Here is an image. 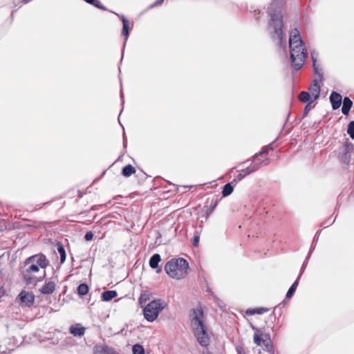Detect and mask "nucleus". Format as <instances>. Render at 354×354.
Segmentation results:
<instances>
[{
	"label": "nucleus",
	"mask_w": 354,
	"mask_h": 354,
	"mask_svg": "<svg viewBox=\"0 0 354 354\" xmlns=\"http://www.w3.org/2000/svg\"><path fill=\"white\" fill-rule=\"evenodd\" d=\"M283 5V0H272L270 3L267 10L270 18L268 21V30L272 39L274 41L278 40L279 48L286 51V35L283 30V21L281 14Z\"/></svg>",
	"instance_id": "1"
},
{
	"label": "nucleus",
	"mask_w": 354,
	"mask_h": 354,
	"mask_svg": "<svg viewBox=\"0 0 354 354\" xmlns=\"http://www.w3.org/2000/svg\"><path fill=\"white\" fill-rule=\"evenodd\" d=\"M189 317L192 327L197 342L202 346H208L209 344V337L203 322V309L201 307L198 308H192Z\"/></svg>",
	"instance_id": "2"
},
{
	"label": "nucleus",
	"mask_w": 354,
	"mask_h": 354,
	"mask_svg": "<svg viewBox=\"0 0 354 354\" xmlns=\"http://www.w3.org/2000/svg\"><path fill=\"white\" fill-rule=\"evenodd\" d=\"M24 264V266H28V267L22 271V279L27 286H30L32 283V279H35L31 273L37 272L39 268H46L49 265V261L44 254L39 253L27 258Z\"/></svg>",
	"instance_id": "3"
},
{
	"label": "nucleus",
	"mask_w": 354,
	"mask_h": 354,
	"mask_svg": "<svg viewBox=\"0 0 354 354\" xmlns=\"http://www.w3.org/2000/svg\"><path fill=\"white\" fill-rule=\"evenodd\" d=\"M189 270V263L183 258H173L168 261L165 266V272L170 277L176 279L185 277Z\"/></svg>",
	"instance_id": "4"
},
{
	"label": "nucleus",
	"mask_w": 354,
	"mask_h": 354,
	"mask_svg": "<svg viewBox=\"0 0 354 354\" xmlns=\"http://www.w3.org/2000/svg\"><path fill=\"white\" fill-rule=\"evenodd\" d=\"M165 304L161 299H156L147 304L143 309L145 319L152 322L157 319L160 313L165 308Z\"/></svg>",
	"instance_id": "5"
},
{
	"label": "nucleus",
	"mask_w": 354,
	"mask_h": 354,
	"mask_svg": "<svg viewBox=\"0 0 354 354\" xmlns=\"http://www.w3.org/2000/svg\"><path fill=\"white\" fill-rule=\"evenodd\" d=\"M304 44L301 46L295 45L290 48V62L296 71L300 70L305 64L307 57V52L304 47Z\"/></svg>",
	"instance_id": "6"
},
{
	"label": "nucleus",
	"mask_w": 354,
	"mask_h": 354,
	"mask_svg": "<svg viewBox=\"0 0 354 354\" xmlns=\"http://www.w3.org/2000/svg\"><path fill=\"white\" fill-rule=\"evenodd\" d=\"M35 297L32 292L22 290L17 295L16 300L21 307L30 308L35 303Z\"/></svg>",
	"instance_id": "7"
},
{
	"label": "nucleus",
	"mask_w": 354,
	"mask_h": 354,
	"mask_svg": "<svg viewBox=\"0 0 354 354\" xmlns=\"http://www.w3.org/2000/svg\"><path fill=\"white\" fill-rule=\"evenodd\" d=\"M354 149L353 145L347 139L344 143L342 151L339 153V158L345 165H348L351 160V153Z\"/></svg>",
	"instance_id": "8"
},
{
	"label": "nucleus",
	"mask_w": 354,
	"mask_h": 354,
	"mask_svg": "<svg viewBox=\"0 0 354 354\" xmlns=\"http://www.w3.org/2000/svg\"><path fill=\"white\" fill-rule=\"evenodd\" d=\"M219 203L218 199H212L209 200L208 198L205 203V205L202 209V212L204 213L205 219L207 220V218L210 216V214L214 212L216 206Z\"/></svg>",
	"instance_id": "9"
},
{
	"label": "nucleus",
	"mask_w": 354,
	"mask_h": 354,
	"mask_svg": "<svg viewBox=\"0 0 354 354\" xmlns=\"http://www.w3.org/2000/svg\"><path fill=\"white\" fill-rule=\"evenodd\" d=\"M93 354H120L115 348L106 344H95L93 346Z\"/></svg>",
	"instance_id": "10"
},
{
	"label": "nucleus",
	"mask_w": 354,
	"mask_h": 354,
	"mask_svg": "<svg viewBox=\"0 0 354 354\" xmlns=\"http://www.w3.org/2000/svg\"><path fill=\"white\" fill-rule=\"evenodd\" d=\"M304 44L299 31L297 28H295L291 30L289 37V48H292V46Z\"/></svg>",
	"instance_id": "11"
},
{
	"label": "nucleus",
	"mask_w": 354,
	"mask_h": 354,
	"mask_svg": "<svg viewBox=\"0 0 354 354\" xmlns=\"http://www.w3.org/2000/svg\"><path fill=\"white\" fill-rule=\"evenodd\" d=\"M333 110L338 109L342 103V96L338 92L333 91L329 97Z\"/></svg>",
	"instance_id": "12"
},
{
	"label": "nucleus",
	"mask_w": 354,
	"mask_h": 354,
	"mask_svg": "<svg viewBox=\"0 0 354 354\" xmlns=\"http://www.w3.org/2000/svg\"><path fill=\"white\" fill-rule=\"evenodd\" d=\"M69 333L73 335L74 337H81L84 336L86 328L84 327L81 324L77 323L71 325L69 327Z\"/></svg>",
	"instance_id": "13"
},
{
	"label": "nucleus",
	"mask_w": 354,
	"mask_h": 354,
	"mask_svg": "<svg viewBox=\"0 0 354 354\" xmlns=\"http://www.w3.org/2000/svg\"><path fill=\"white\" fill-rule=\"evenodd\" d=\"M308 90H309L308 92L313 97V100H316L319 97L321 88H320V85L318 83V80L317 79L313 80Z\"/></svg>",
	"instance_id": "14"
},
{
	"label": "nucleus",
	"mask_w": 354,
	"mask_h": 354,
	"mask_svg": "<svg viewBox=\"0 0 354 354\" xmlns=\"http://www.w3.org/2000/svg\"><path fill=\"white\" fill-rule=\"evenodd\" d=\"M161 261V257L159 254H153L149 259V264L152 269H156L157 273L162 272V268L158 266L159 263Z\"/></svg>",
	"instance_id": "15"
},
{
	"label": "nucleus",
	"mask_w": 354,
	"mask_h": 354,
	"mask_svg": "<svg viewBox=\"0 0 354 354\" xmlns=\"http://www.w3.org/2000/svg\"><path fill=\"white\" fill-rule=\"evenodd\" d=\"M55 290V283L52 281L46 282L39 289V292L43 295H50Z\"/></svg>",
	"instance_id": "16"
},
{
	"label": "nucleus",
	"mask_w": 354,
	"mask_h": 354,
	"mask_svg": "<svg viewBox=\"0 0 354 354\" xmlns=\"http://www.w3.org/2000/svg\"><path fill=\"white\" fill-rule=\"evenodd\" d=\"M131 28H132V27L131 28L130 27L129 21H128L127 22H124L122 24V32H121V35L124 38L123 50L125 48L126 43L129 37Z\"/></svg>",
	"instance_id": "17"
},
{
	"label": "nucleus",
	"mask_w": 354,
	"mask_h": 354,
	"mask_svg": "<svg viewBox=\"0 0 354 354\" xmlns=\"http://www.w3.org/2000/svg\"><path fill=\"white\" fill-rule=\"evenodd\" d=\"M342 104V113L344 115H348L353 106V101L350 99L349 97L346 96L343 99Z\"/></svg>",
	"instance_id": "18"
},
{
	"label": "nucleus",
	"mask_w": 354,
	"mask_h": 354,
	"mask_svg": "<svg viewBox=\"0 0 354 354\" xmlns=\"http://www.w3.org/2000/svg\"><path fill=\"white\" fill-rule=\"evenodd\" d=\"M118 296L116 290H106L102 292L101 300L103 301H109Z\"/></svg>",
	"instance_id": "19"
},
{
	"label": "nucleus",
	"mask_w": 354,
	"mask_h": 354,
	"mask_svg": "<svg viewBox=\"0 0 354 354\" xmlns=\"http://www.w3.org/2000/svg\"><path fill=\"white\" fill-rule=\"evenodd\" d=\"M298 99L300 102L307 104H312L314 101H315V100H313V97L308 91L300 92L298 95Z\"/></svg>",
	"instance_id": "20"
},
{
	"label": "nucleus",
	"mask_w": 354,
	"mask_h": 354,
	"mask_svg": "<svg viewBox=\"0 0 354 354\" xmlns=\"http://www.w3.org/2000/svg\"><path fill=\"white\" fill-rule=\"evenodd\" d=\"M235 185L236 184H235L234 180L231 182L226 183L223 186V189H222V192H221L222 196L226 197V196H230L233 192Z\"/></svg>",
	"instance_id": "21"
},
{
	"label": "nucleus",
	"mask_w": 354,
	"mask_h": 354,
	"mask_svg": "<svg viewBox=\"0 0 354 354\" xmlns=\"http://www.w3.org/2000/svg\"><path fill=\"white\" fill-rule=\"evenodd\" d=\"M270 310L268 308L260 307L255 308H248L245 311V314L247 315H262L264 313L268 312Z\"/></svg>",
	"instance_id": "22"
},
{
	"label": "nucleus",
	"mask_w": 354,
	"mask_h": 354,
	"mask_svg": "<svg viewBox=\"0 0 354 354\" xmlns=\"http://www.w3.org/2000/svg\"><path fill=\"white\" fill-rule=\"evenodd\" d=\"M299 280H300V278H299V277H297V279H295V281L293 282V283L289 288L288 292H286V299H290L295 295L297 288L299 285Z\"/></svg>",
	"instance_id": "23"
},
{
	"label": "nucleus",
	"mask_w": 354,
	"mask_h": 354,
	"mask_svg": "<svg viewBox=\"0 0 354 354\" xmlns=\"http://www.w3.org/2000/svg\"><path fill=\"white\" fill-rule=\"evenodd\" d=\"M56 246H57V252L60 255V264L62 265L65 262L66 259V250H65L64 245L59 241H58L57 243Z\"/></svg>",
	"instance_id": "24"
},
{
	"label": "nucleus",
	"mask_w": 354,
	"mask_h": 354,
	"mask_svg": "<svg viewBox=\"0 0 354 354\" xmlns=\"http://www.w3.org/2000/svg\"><path fill=\"white\" fill-rule=\"evenodd\" d=\"M136 173V168L131 165L129 164L125 165L121 171V174L126 178L130 177Z\"/></svg>",
	"instance_id": "25"
},
{
	"label": "nucleus",
	"mask_w": 354,
	"mask_h": 354,
	"mask_svg": "<svg viewBox=\"0 0 354 354\" xmlns=\"http://www.w3.org/2000/svg\"><path fill=\"white\" fill-rule=\"evenodd\" d=\"M313 250H314V248H313V245H312V246H310V250L308 251V254H307L304 261L303 262V264H302L301 268L300 269L299 274L297 276V277H299V278H301V275L303 274V273H304V270H305V269H306V266L308 265V261H309V259L310 258L311 254L313 253Z\"/></svg>",
	"instance_id": "26"
},
{
	"label": "nucleus",
	"mask_w": 354,
	"mask_h": 354,
	"mask_svg": "<svg viewBox=\"0 0 354 354\" xmlns=\"http://www.w3.org/2000/svg\"><path fill=\"white\" fill-rule=\"evenodd\" d=\"M89 286L86 283H80L77 288V292L79 296L83 297L88 293Z\"/></svg>",
	"instance_id": "27"
},
{
	"label": "nucleus",
	"mask_w": 354,
	"mask_h": 354,
	"mask_svg": "<svg viewBox=\"0 0 354 354\" xmlns=\"http://www.w3.org/2000/svg\"><path fill=\"white\" fill-rule=\"evenodd\" d=\"M288 299H286V298L277 306H276L274 308V312L270 315L269 316V319L270 320V322L272 323L273 322V320H275L276 319V314H275V312L277 311V310L279 308V309H281L285 307V306L286 305V301Z\"/></svg>",
	"instance_id": "28"
},
{
	"label": "nucleus",
	"mask_w": 354,
	"mask_h": 354,
	"mask_svg": "<svg viewBox=\"0 0 354 354\" xmlns=\"http://www.w3.org/2000/svg\"><path fill=\"white\" fill-rule=\"evenodd\" d=\"M250 175L249 172L247 171L246 169H243L239 171V173L238 175L235 176V178L233 179L235 184H237L239 182L242 180L245 176Z\"/></svg>",
	"instance_id": "29"
},
{
	"label": "nucleus",
	"mask_w": 354,
	"mask_h": 354,
	"mask_svg": "<svg viewBox=\"0 0 354 354\" xmlns=\"http://www.w3.org/2000/svg\"><path fill=\"white\" fill-rule=\"evenodd\" d=\"M262 164H263V162H257V163H251L250 165H249L245 169L250 174L259 170L261 167Z\"/></svg>",
	"instance_id": "30"
},
{
	"label": "nucleus",
	"mask_w": 354,
	"mask_h": 354,
	"mask_svg": "<svg viewBox=\"0 0 354 354\" xmlns=\"http://www.w3.org/2000/svg\"><path fill=\"white\" fill-rule=\"evenodd\" d=\"M133 354H145V348L142 345L137 343L132 346Z\"/></svg>",
	"instance_id": "31"
},
{
	"label": "nucleus",
	"mask_w": 354,
	"mask_h": 354,
	"mask_svg": "<svg viewBox=\"0 0 354 354\" xmlns=\"http://www.w3.org/2000/svg\"><path fill=\"white\" fill-rule=\"evenodd\" d=\"M277 140V138L272 142L268 144V145L264 146L260 151L258 152V155H260V156H263V154L268 153L270 150H273V144L274 142Z\"/></svg>",
	"instance_id": "32"
},
{
	"label": "nucleus",
	"mask_w": 354,
	"mask_h": 354,
	"mask_svg": "<svg viewBox=\"0 0 354 354\" xmlns=\"http://www.w3.org/2000/svg\"><path fill=\"white\" fill-rule=\"evenodd\" d=\"M150 299V295L147 293H142L138 299L140 305L142 306L147 301Z\"/></svg>",
	"instance_id": "33"
},
{
	"label": "nucleus",
	"mask_w": 354,
	"mask_h": 354,
	"mask_svg": "<svg viewBox=\"0 0 354 354\" xmlns=\"http://www.w3.org/2000/svg\"><path fill=\"white\" fill-rule=\"evenodd\" d=\"M347 133L350 138L354 139V121H351L347 126Z\"/></svg>",
	"instance_id": "34"
},
{
	"label": "nucleus",
	"mask_w": 354,
	"mask_h": 354,
	"mask_svg": "<svg viewBox=\"0 0 354 354\" xmlns=\"http://www.w3.org/2000/svg\"><path fill=\"white\" fill-rule=\"evenodd\" d=\"M313 71H314V73L317 75L319 76V79L318 81H320L322 82L324 79V75H323V73L320 72L319 71V67H318V65L317 64H313Z\"/></svg>",
	"instance_id": "35"
},
{
	"label": "nucleus",
	"mask_w": 354,
	"mask_h": 354,
	"mask_svg": "<svg viewBox=\"0 0 354 354\" xmlns=\"http://www.w3.org/2000/svg\"><path fill=\"white\" fill-rule=\"evenodd\" d=\"M312 109L311 104H307L303 111L302 117L299 119V122H300L304 118H306L308 113Z\"/></svg>",
	"instance_id": "36"
},
{
	"label": "nucleus",
	"mask_w": 354,
	"mask_h": 354,
	"mask_svg": "<svg viewBox=\"0 0 354 354\" xmlns=\"http://www.w3.org/2000/svg\"><path fill=\"white\" fill-rule=\"evenodd\" d=\"M46 272L45 270H44L43 274L41 276H40L39 277H33V278H35V279H32V283L31 285H32L33 286H35L38 282L43 281L46 278Z\"/></svg>",
	"instance_id": "37"
},
{
	"label": "nucleus",
	"mask_w": 354,
	"mask_h": 354,
	"mask_svg": "<svg viewBox=\"0 0 354 354\" xmlns=\"http://www.w3.org/2000/svg\"><path fill=\"white\" fill-rule=\"evenodd\" d=\"M266 340H263L261 337V335H258L257 333H255L254 335V344H256L257 346H261L262 344V343H265Z\"/></svg>",
	"instance_id": "38"
},
{
	"label": "nucleus",
	"mask_w": 354,
	"mask_h": 354,
	"mask_svg": "<svg viewBox=\"0 0 354 354\" xmlns=\"http://www.w3.org/2000/svg\"><path fill=\"white\" fill-rule=\"evenodd\" d=\"M335 218H336V217L334 219L331 220V217L328 218L326 221H325L324 222H323L322 223L321 226L324 227H326L331 225L332 224L334 223Z\"/></svg>",
	"instance_id": "39"
},
{
	"label": "nucleus",
	"mask_w": 354,
	"mask_h": 354,
	"mask_svg": "<svg viewBox=\"0 0 354 354\" xmlns=\"http://www.w3.org/2000/svg\"><path fill=\"white\" fill-rule=\"evenodd\" d=\"M318 56H319L318 53L317 51H315V50H313V51L310 52V57H311V59L313 62V64L314 63L317 64Z\"/></svg>",
	"instance_id": "40"
},
{
	"label": "nucleus",
	"mask_w": 354,
	"mask_h": 354,
	"mask_svg": "<svg viewBox=\"0 0 354 354\" xmlns=\"http://www.w3.org/2000/svg\"><path fill=\"white\" fill-rule=\"evenodd\" d=\"M260 156V155H258V153H255L253 156H252L250 158L243 161L241 163V165H243L247 163L248 162H251V163H254V161Z\"/></svg>",
	"instance_id": "41"
},
{
	"label": "nucleus",
	"mask_w": 354,
	"mask_h": 354,
	"mask_svg": "<svg viewBox=\"0 0 354 354\" xmlns=\"http://www.w3.org/2000/svg\"><path fill=\"white\" fill-rule=\"evenodd\" d=\"M93 236H94L93 232L92 231H88V232H86V234L84 235V239L86 241H90L93 239Z\"/></svg>",
	"instance_id": "42"
},
{
	"label": "nucleus",
	"mask_w": 354,
	"mask_h": 354,
	"mask_svg": "<svg viewBox=\"0 0 354 354\" xmlns=\"http://www.w3.org/2000/svg\"><path fill=\"white\" fill-rule=\"evenodd\" d=\"M263 344L265 346V349L268 353L274 351V347L272 344H270L268 342L266 341V342Z\"/></svg>",
	"instance_id": "43"
},
{
	"label": "nucleus",
	"mask_w": 354,
	"mask_h": 354,
	"mask_svg": "<svg viewBox=\"0 0 354 354\" xmlns=\"http://www.w3.org/2000/svg\"><path fill=\"white\" fill-rule=\"evenodd\" d=\"M207 292H209L214 299V301L218 304L220 308L222 309V306L220 305L219 302L221 301L220 299L214 294V292L209 289H207Z\"/></svg>",
	"instance_id": "44"
},
{
	"label": "nucleus",
	"mask_w": 354,
	"mask_h": 354,
	"mask_svg": "<svg viewBox=\"0 0 354 354\" xmlns=\"http://www.w3.org/2000/svg\"><path fill=\"white\" fill-rule=\"evenodd\" d=\"M109 12H111L115 14V15H117L120 19V20L122 21V24L124 22H127V21H129V19L124 15L118 14V13L115 12H113L112 10H109Z\"/></svg>",
	"instance_id": "45"
},
{
	"label": "nucleus",
	"mask_w": 354,
	"mask_h": 354,
	"mask_svg": "<svg viewBox=\"0 0 354 354\" xmlns=\"http://www.w3.org/2000/svg\"><path fill=\"white\" fill-rule=\"evenodd\" d=\"M163 1H164V0H156L154 3H151L148 7V9H152V8H155L156 6L161 5L163 3Z\"/></svg>",
	"instance_id": "46"
},
{
	"label": "nucleus",
	"mask_w": 354,
	"mask_h": 354,
	"mask_svg": "<svg viewBox=\"0 0 354 354\" xmlns=\"http://www.w3.org/2000/svg\"><path fill=\"white\" fill-rule=\"evenodd\" d=\"M319 233H320V230H317L315 235L314 236L313 239L311 246L313 245V248H315V244L318 240V236H319Z\"/></svg>",
	"instance_id": "47"
},
{
	"label": "nucleus",
	"mask_w": 354,
	"mask_h": 354,
	"mask_svg": "<svg viewBox=\"0 0 354 354\" xmlns=\"http://www.w3.org/2000/svg\"><path fill=\"white\" fill-rule=\"evenodd\" d=\"M199 236H194L192 241V244L194 247H197L199 244Z\"/></svg>",
	"instance_id": "48"
},
{
	"label": "nucleus",
	"mask_w": 354,
	"mask_h": 354,
	"mask_svg": "<svg viewBox=\"0 0 354 354\" xmlns=\"http://www.w3.org/2000/svg\"><path fill=\"white\" fill-rule=\"evenodd\" d=\"M6 295V290L3 287L0 288V302L1 301V298Z\"/></svg>",
	"instance_id": "49"
},
{
	"label": "nucleus",
	"mask_w": 354,
	"mask_h": 354,
	"mask_svg": "<svg viewBox=\"0 0 354 354\" xmlns=\"http://www.w3.org/2000/svg\"><path fill=\"white\" fill-rule=\"evenodd\" d=\"M127 137L125 136V133L124 132L123 133V146H124V147H127Z\"/></svg>",
	"instance_id": "50"
},
{
	"label": "nucleus",
	"mask_w": 354,
	"mask_h": 354,
	"mask_svg": "<svg viewBox=\"0 0 354 354\" xmlns=\"http://www.w3.org/2000/svg\"><path fill=\"white\" fill-rule=\"evenodd\" d=\"M120 97L122 99V104H124V93H123L122 88L120 89Z\"/></svg>",
	"instance_id": "51"
},
{
	"label": "nucleus",
	"mask_w": 354,
	"mask_h": 354,
	"mask_svg": "<svg viewBox=\"0 0 354 354\" xmlns=\"http://www.w3.org/2000/svg\"><path fill=\"white\" fill-rule=\"evenodd\" d=\"M260 12H261L260 10H254V16L257 18L259 15L260 14Z\"/></svg>",
	"instance_id": "52"
},
{
	"label": "nucleus",
	"mask_w": 354,
	"mask_h": 354,
	"mask_svg": "<svg viewBox=\"0 0 354 354\" xmlns=\"http://www.w3.org/2000/svg\"><path fill=\"white\" fill-rule=\"evenodd\" d=\"M236 350L237 354H243L242 352V348L236 347Z\"/></svg>",
	"instance_id": "53"
},
{
	"label": "nucleus",
	"mask_w": 354,
	"mask_h": 354,
	"mask_svg": "<svg viewBox=\"0 0 354 354\" xmlns=\"http://www.w3.org/2000/svg\"><path fill=\"white\" fill-rule=\"evenodd\" d=\"M47 203H43V205H37V207H36V209H41L42 207V206L45 204H46Z\"/></svg>",
	"instance_id": "54"
},
{
	"label": "nucleus",
	"mask_w": 354,
	"mask_h": 354,
	"mask_svg": "<svg viewBox=\"0 0 354 354\" xmlns=\"http://www.w3.org/2000/svg\"><path fill=\"white\" fill-rule=\"evenodd\" d=\"M290 117V111H289L288 113V115H287V118H286V122H288V120H289Z\"/></svg>",
	"instance_id": "55"
},
{
	"label": "nucleus",
	"mask_w": 354,
	"mask_h": 354,
	"mask_svg": "<svg viewBox=\"0 0 354 354\" xmlns=\"http://www.w3.org/2000/svg\"><path fill=\"white\" fill-rule=\"evenodd\" d=\"M203 354H212L209 351H203Z\"/></svg>",
	"instance_id": "56"
},
{
	"label": "nucleus",
	"mask_w": 354,
	"mask_h": 354,
	"mask_svg": "<svg viewBox=\"0 0 354 354\" xmlns=\"http://www.w3.org/2000/svg\"><path fill=\"white\" fill-rule=\"evenodd\" d=\"M193 187V185H189V186L186 185V186H183V187H185V188H187V187H189V188H191V187Z\"/></svg>",
	"instance_id": "57"
},
{
	"label": "nucleus",
	"mask_w": 354,
	"mask_h": 354,
	"mask_svg": "<svg viewBox=\"0 0 354 354\" xmlns=\"http://www.w3.org/2000/svg\"><path fill=\"white\" fill-rule=\"evenodd\" d=\"M14 13H15V11H12V13H11V17L13 18L14 17Z\"/></svg>",
	"instance_id": "58"
},
{
	"label": "nucleus",
	"mask_w": 354,
	"mask_h": 354,
	"mask_svg": "<svg viewBox=\"0 0 354 354\" xmlns=\"http://www.w3.org/2000/svg\"><path fill=\"white\" fill-rule=\"evenodd\" d=\"M268 354H274V351H272V352L268 353Z\"/></svg>",
	"instance_id": "59"
},
{
	"label": "nucleus",
	"mask_w": 354,
	"mask_h": 354,
	"mask_svg": "<svg viewBox=\"0 0 354 354\" xmlns=\"http://www.w3.org/2000/svg\"><path fill=\"white\" fill-rule=\"evenodd\" d=\"M286 122H287L286 121V122H284V124H283V126H286Z\"/></svg>",
	"instance_id": "60"
},
{
	"label": "nucleus",
	"mask_w": 354,
	"mask_h": 354,
	"mask_svg": "<svg viewBox=\"0 0 354 354\" xmlns=\"http://www.w3.org/2000/svg\"><path fill=\"white\" fill-rule=\"evenodd\" d=\"M286 122H287L286 121V122H284V124H283V126H286Z\"/></svg>",
	"instance_id": "61"
}]
</instances>
